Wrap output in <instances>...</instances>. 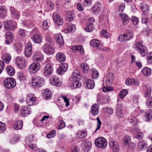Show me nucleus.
I'll return each mask as SVG.
<instances>
[{
  "label": "nucleus",
  "instance_id": "obj_1",
  "mask_svg": "<svg viewBox=\"0 0 152 152\" xmlns=\"http://www.w3.org/2000/svg\"><path fill=\"white\" fill-rule=\"evenodd\" d=\"M45 83L44 79L40 76H34L31 78V86L34 88L42 87Z\"/></svg>",
  "mask_w": 152,
  "mask_h": 152
},
{
  "label": "nucleus",
  "instance_id": "obj_2",
  "mask_svg": "<svg viewBox=\"0 0 152 152\" xmlns=\"http://www.w3.org/2000/svg\"><path fill=\"white\" fill-rule=\"evenodd\" d=\"M133 48L142 57H144L148 52L147 48L143 45L141 42H136L133 45Z\"/></svg>",
  "mask_w": 152,
  "mask_h": 152
},
{
  "label": "nucleus",
  "instance_id": "obj_3",
  "mask_svg": "<svg viewBox=\"0 0 152 152\" xmlns=\"http://www.w3.org/2000/svg\"><path fill=\"white\" fill-rule=\"evenodd\" d=\"M134 36L133 31L130 29L125 30V33L119 36L118 39L120 41H128L132 39Z\"/></svg>",
  "mask_w": 152,
  "mask_h": 152
},
{
  "label": "nucleus",
  "instance_id": "obj_4",
  "mask_svg": "<svg viewBox=\"0 0 152 152\" xmlns=\"http://www.w3.org/2000/svg\"><path fill=\"white\" fill-rule=\"evenodd\" d=\"M4 86L7 88L12 89L16 85V82L13 78L7 77L5 79L3 82Z\"/></svg>",
  "mask_w": 152,
  "mask_h": 152
},
{
  "label": "nucleus",
  "instance_id": "obj_5",
  "mask_svg": "<svg viewBox=\"0 0 152 152\" xmlns=\"http://www.w3.org/2000/svg\"><path fill=\"white\" fill-rule=\"evenodd\" d=\"M96 146L98 147L105 148L107 145L106 140L103 137L97 139L95 141Z\"/></svg>",
  "mask_w": 152,
  "mask_h": 152
},
{
  "label": "nucleus",
  "instance_id": "obj_6",
  "mask_svg": "<svg viewBox=\"0 0 152 152\" xmlns=\"http://www.w3.org/2000/svg\"><path fill=\"white\" fill-rule=\"evenodd\" d=\"M53 71L52 64L48 63L45 65L44 70V75L47 77H49L53 73Z\"/></svg>",
  "mask_w": 152,
  "mask_h": 152
},
{
  "label": "nucleus",
  "instance_id": "obj_7",
  "mask_svg": "<svg viewBox=\"0 0 152 152\" xmlns=\"http://www.w3.org/2000/svg\"><path fill=\"white\" fill-rule=\"evenodd\" d=\"M15 63L18 67L21 69L25 68L26 64V62L25 61L24 58L19 57H18L16 58Z\"/></svg>",
  "mask_w": 152,
  "mask_h": 152
},
{
  "label": "nucleus",
  "instance_id": "obj_8",
  "mask_svg": "<svg viewBox=\"0 0 152 152\" xmlns=\"http://www.w3.org/2000/svg\"><path fill=\"white\" fill-rule=\"evenodd\" d=\"M53 18L55 23L57 25H61L63 24V18L60 16V14L57 12H54L53 15Z\"/></svg>",
  "mask_w": 152,
  "mask_h": 152
},
{
  "label": "nucleus",
  "instance_id": "obj_9",
  "mask_svg": "<svg viewBox=\"0 0 152 152\" xmlns=\"http://www.w3.org/2000/svg\"><path fill=\"white\" fill-rule=\"evenodd\" d=\"M17 23L15 21L11 20L7 21L6 24L4 26V28L7 30H12L16 28Z\"/></svg>",
  "mask_w": 152,
  "mask_h": 152
},
{
  "label": "nucleus",
  "instance_id": "obj_10",
  "mask_svg": "<svg viewBox=\"0 0 152 152\" xmlns=\"http://www.w3.org/2000/svg\"><path fill=\"white\" fill-rule=\"evenodd\" d=\"M45 53L48 55H52L54 53V49L50 45L45 43L43 47Z\"/></svg>",
  "mask_w": 152,
  "mask_h": 152
},
{
  "label": "nucleus",
  "instance_id": "obj_11",
  "mask_svg": "<svg viewBox=\"0 0 152 152\" xmlns=\"http://www.w3.org/2000/svg\"><path fill=\"white\" fill-rule=\"evenodd\" d=\"M31 46L32 44L30 42H28L26 46L24 53L25 56L27 58L30 57L32 55V50Z\"/></svg>",
  "mask_w": 152,
  "mask_h": 152
},
{
  "label": "nucleus",
  "instance_id": "obj_12",
  "mask_svg": "<svg viewBox=\"0 0 152 152\" xmlns=\"http://www.w3.org/2000/svg\"><path fill=\"white\" fill-rule=\"evenodd\" d=\"M50 83L52 85H55L57 87H60L61 86L62 84L58 77L55 75L52 76L50 79Z\"/></svg>",
  "mask_w": 152,
  "mask_h": 152
},
{
  "label": "nucleus",
  "instance_id": "obj_13",
  "mask_svg": "<svg viewBox=\"0 0 152 152\" xmlns=\"http://www.w3.org/2000/svg\"><path fill=\"white\" fill-rule=\"evenodd\" d=\"M90 45L93 47L96 48L98 49H100L103 47V45L99 40L94 39L90 42Z\"/></svg>",
  "mask_w": 152,
  "mask_h": 152
},
{
  "label": "nucleus",
  "instance_id": "obj_14",
  "mask_svg": "<svg viewBox=\"0 0 152 152\" xmlns=\"http://www.w3.org/2000/svg\"><path fill=\"white\" fill-rule=\"evenodd\" d=\"M27 105L29 106H32L36 104V98L35 96L32 94H28L26 100Z\"/></svg>",
  "mask_w": 152,
  "mask_h": 152
},
{
  "label": "nucleus",
  "instance_id": "obj_15",
  "mask_svg": "<svg viewBox=\"0 0 152 152\" xmlns=\"http://www.w3.org/2000/svg\"><path fill=\"white\" fill-rule=\"evenodd\" d=\"M40 68V65L39 64L34 63L30 65L29 69L30 72L34 73L38 71Z\"/></svg>",
  "mask_w": 152,
  "mask_h": 152
},
{
  "label": "nucleus",
  "instance_id": "obj_16",
  "mask_svg": "<svg viewBox=\"0 0 152 152\" xmlns=\"http://www.w3.org/2000/svg\"><path fill=\"white\" fill-rule=\"evenodd\" d=\"M83 84L84 86L88 89H93L95 86L94 81L91 79H85Z\"/></svg>",
  "mask_w": 152,
  "mask_h": 152
},
{
  "label": "nucleus",
  "instance_id": "obj_17",
  "mask_svg": "<svg viewBox=\"0 0 152 152\" xmlns=\"http://www.w3.org/2000/svg\"><path fill=\"white\" fill-rule=\"evenodd\" d=\"M68 65L67 63H63L59 65V68L57 70V74L61 75L63 72H66L67 69Z\"/></svg>",
  "mask_w": 152,
  "mask_h": 152
},
{
  "label": "nucleus",
  "instance_id": "obj_18",
  "mask_svg": "<svg viewBox=\"0 0 152 152\" xmlns=\"http://www.w3.org/2000/svg\"><path fill=\"white\" fill-rule=\"evenodd\" d=\"M20 115L23 117L27 116L31 113L30 108L25 106H23L20 109Z\"/></svg>",
  "mask_w": 152,
  "mask_h": 152
},
{
  "label": "nucleus",
  "instance_id": "obj_19",
  "mask_svg": "<svg viewBox=\"0 0 152 152\" xmlns=\"http://www.w3.org/2000/svg\"><path fill=\"white\" fill-rule=\"evenodd\" d=\"M81 146L84 152H88L91 149V143L89 141H84L81 144Z\"/></svg>",
  "mask_w": 152,
  "mask_h": 152
},
{
  "label": "nucleus",
  "instance_id": "obj_20",
  "mask_svg": "<svg viewBox=\"0 0 152 152\" xmlns=\"http://www.w3.org/2000/svg\"><path fill=\"white\" fill-rule=\"evenodd\" d=\"M10 10L12 17L15 19L18 20L20 16L19 12L12 7H10Z\"/></svg>",
  "mask_w": 152,
  "mask_h": 152
},
{
  "label": "nucleus",
  "instance_id": "obj_21",
  "mask_svg": "<svg viewBox=\"0 0 152 152\" xmlns=\"http://www.w3.org/2000/svg\"><path fill=\"white\" fill-rule=\"evenodd\" d=\"M102 8L101 4L99 2H96L94 5L92 7L91 10L95 14H98L101 10Z\"/></svg>",
  "mask_w": 152,
  "mask_h": 152
},
{
  "label": "nucleus",
  "instance_id": "obj_22",
  "mask_svg": "<svg viewBox=\"0 0 152 152\" xmlns=\"http://www.w3.org/2000/svg\"><path fill=\"white\" fill-rule=\"evenodd\" d=\"M114 78V76L112 72H108L107 75L105 79V83L107 86L110 85L112 84Z\"/></svg>",
  "mask_w": 152,
  "mask_h": 152
},
{
  "label": "nucleus",
  "instance_id": "obj_23",
  "mask_svg": "<svg viewBox=\"0 0 152 152\" xmlns=\"http://www.w3.org/2000/svg\"><path fill=\"white\" fill-rule=\"evenodd\" d=\"M109 145L115 152H118L119 150V146L116 141L110 140L109 142Z\"/></svg>",
  "mask_w": 152,
  "mask_h": 152
},
{
  "label": "nucleus",
  "instance_id": "obj_24",
  "mask_svg": "<svg viewBox=\"0 0 152 152\" xmlns=\"http://www.w3.org/2000/svg\"><path fill=\"white\" fill-rule=\"evenodd\" d=\"M56 60L60 63L64 62L66 60L65 56L62 52L58 53L56 55Z\"/></svg>",
  "mask_w": 152,
  "mask_h": 152
},
{
  "label": "nucleus",
  "instance_id": "obj_25",
  "mask_svg": "<svg viewBox=\"0 0 152 152\" xmlns=\"http://www.w3.org/2000/svg\"><path fill=\"white\" fill-rule=\"evenodd\" d=\"M125 83L128 86L131 85H138L139 84L140 82L137 79L128 78L126 80Z\"/></svg>",
  "mask_w": 152,
  "mask_h": 152
},
{
  "label": "nucleus",
  "instance_id": "obj_26",
  "mask_svg": "<svg viewBox=\"0 0 152 152\" xmlns=\"http://www.w3.org/2000/svg\"><path fill=\"white\" fill-rule=\"evenodd\" d=\"M23 125V121L21 120H18L14 122L12 127L15 130H19L22 128Z\"/></svg>",
  "mask_w": 152,
  "mask_h": 152
},
{
  "label": "nucleus",
  "instance_id": "obj_27",
  "mask_svg": "<svg viewBox=\"0 0 152 152\" xmlns=\"http://www.w3.org/2000/svg\"><path fill=\"white\" fill-rule=\"evenodd\" d=\"M54 38L58 43L60 45H63L64 43L63 37L61 34H56Z\"/></svg>",
  "mask_w": 152,
  "mask_h": 152
},
{
  "label": "nucleus",
  "instance_id": "obj_28",
  "mask_svg": "<svg viewBox=\"0 0 152 152\" xmlns=\"http://www.w3.org/2000/svg\"><path fill=\"white\" fill-rule=\"evenodd\" d=\"M31 39L34 42L37 43H40L42 41V37L39 34H35L33 35Z\"/></svg>",
  "mask_w": 152,
  "mask_h": 152
},
{
  "label": "nucleus",
  "instance_id": "obj_29",
  "mask_svg": "<svg viewBox=\"0 0 152 152\" xmlns=\"http://www.w3.org/2000/svg\"><path fill=\"white\" fill-rule=\"evenodd\" d=\"M122 20V22L124 25H126L130 20V18L126 14L123 13L119 15Z\"/></svg>",
  "mask_w": 152,
  "mask_h": 152
},
{
  "label": "nucleus",
  "instance_id": "obj_30",
  "mask_svg": "<svg viewBox=\"0 0 152 152\" xmlns=\"http://www.w3.org/2000/svg\"><path fill=\"white\" fill-rule=\"evenodd\" d=\"M99 105L97 104H94L91 108L92 114L94 116L98 114L99 112Z\"/></svg>",
  "mask_w": 152,
  "mask_h": 152
},
{
  "label": "nucleus",
  "instance_id": "obj_31",
  "mask_svg": "<svg viewBox=\"0 0 152 152\" xmlns=\"http://www.w3.org/2000/svg\"><path fill=\"white\" fill-rule=\"evenodd\" d=\"M52 96V93L50 90L48 89L45 90L43 96L45 99H50Z\"/></svg>",
  "mask_w": 152,
  "mask_h": 152
},
{
  "label": "nucleus",
  "instance_id": "obj_32",
  "mask_svg": "<svg viewBox=\"0 0 152 152\" xmlns=\"http://www.w3.org/2000/svg\"><path fill=\"white\" fill-rule=\"evenodd\" d=\"M122 105L121 104H118L116 108V114L119 118L122 117L123 115L122 113Z\"/></svg>",
  "mask_w": 152,
  "mask_h": 152
},
{
  "label": "nucleus",
  "instance_id": "obj_33",
  "mask_svg": "<svg viewBox=\"0 0 152 152\" xmlns=\"http://www.w3.org/2000/svg\"><path fill=\"white\" fill-rule=\"evenodd\" d=\"M82 83L79 80L76 81L73 83H70L69 84V87L72 89H75L79 88L81 86Z\"/></svg>",
  "mask_w": 152,
  "mask_h": 152
},
{
  "label": "nucleus",
  "instance_id": "obj_34",
  "mask_svg": "<svg viewBox=\"0 0 152 152\" xmlns=\"http://www.w3.org/2000/svg\"><path fill=\"white\" fill-rule=\"evenodd\" d=\"M6 69L9 76H12L15 74V71L14 68L12 66H7Z\"/></svg>",
  "mask_w": 152,
  "mask_h": 152
},
{
  "label": "nucleus",
  "instance_id": "obj_35",
  "mask_svg": "<svg viewBox=\"0 0 152 152\" xmlns=\"http://www.w3.org/2000/svg\"><path fill=\"white\" fill-rule=\"evenodd\" d=\"M87 135V132L86 131L81 130L78 132L77 134V137L78 138H82L85 137Z\"/></svg>",
  "mask_w": 152,
  "mask_h": 152
},
{
  "label": "nucleus",
  "instance_id": "obj_36",
  "mask_svg": "<svg viewBox=\"0 0 152 152\" xmlns=\"http://www.w3.org/2000/svg\"><path fill=\"white\" fill-rule=\"evenodd\" d=\"M7 12V10L4 6L0 7V16L1 18H4L6 16Z\"/></svg>",
  "mask_w": 152,
  "mask_h": 152
},
{
  "label": "nucleus",
  "instance_id": "obj_37",
  "mask_svg": "<svg viewBox=\"0 0 152 152\" xmlns=\"http://www.w3.org/2000/svg\"><path fill=\"white\" fill-rule=\"evenodd\" d=\"M151 69L147 67H145L142 70V72L147 76H149L151 74Z\"/></svg>",
  "mask_w": 152,
  "mask_h": 152
},
{
  "label": "nucleus",
  "instance_id": "obj_38",
  "mask_svg": "<svg viewBox=\"0 0 152 152\" xmlns=\"http://www.w3.org/2000/svg\"><path fill=\"white\" fill-rule=\"evenodd\" d=\"M11 56L7 53L4 54L2 57L3 61L6 63H9L11 59Z\"/></svg>",
  "mask_w": 152,
  "mask_h": 152
},
{
  "label": "nucleus",
  "instance_id": "obj_39",
  "mask_svg": "<svg viewBox=\"0 0 152 152\" xmlns=\"http://www.w3.org/2000/svg\"><path fill=\"white\" fill-rule=\"evenodd\" d=\"M146 121H149L152 119V110L149 109L147 111L145 115Z\"/></svg>",
  "mask_w": 152,
  "mask_h": 152
},
{
  "label": "nucleus",
  "instance_id": "obj_40",
  "mask_svg": "<svg viewBox=\"0 0 152 152\" xmlns=\"http://www.w3.org/2000/svg\"><path fill=\"white\" fill-rule=\"evenodd\" d=\"M90 71L92 73V77L93 79H96L99 76L98 71L95 69H93Z\"/></svg>",
  "mask_w": 152,
  "mask_h": 152
},
{
  "label": "nucleus",
  "instance_id": "obj_41",
  "mask_svg": "<svg viewBox=\"0 0 152 152\" xmlns=\"http://www.w3.org/2000/svg\"><path fill=\"white\" fill-rule=\"evenodd\" d=\"M75 29V25H72L68 26L67 27L64 29V32L66 33H68L72 31H74Z\"/></svg>",
  "mask_w": 152,
  "mask_h": 152
},
{
  "label": "nucleus",
  "instance_id": "obj_42",
  "mask_svg": "<svg viewBox=\"0 0 152 152\" xmlns=\"http://www.w3.org/2000/svg\"><path fill=\"white\" fill-rule=\"evenodd\" d=\"M80 66L83 72L85 73H87L89 69V66L86 63L83 62L81 64Z\"/></svg>",
  "mask_w": 152,
  "mask_h": 152
},
{
  "label": "nucleus",
  "instance_id": "obj_43",
  "mask_svg": "<svg viewBox=\"0 0 152 152\" xmlns=\"http://www.w3.org/2000/svg\"><path fill=\"white\" fill-rule=\"evenodd\" d=\"M72 50L79 51L81 53L84 52L83 47L80 45L73 46H72Z\"/></svg>",
  "mask_w": 152,
  "mask_h": 152
},
{
  "label": "nucleus",
  "instance_id": "obj_44",
  "mask_svg": "<svg viewBox=\"0 0 152 152\" xmlns=\"http://www.w3.org/2000/svg\"><path fill=\"white\" fill-rule=\"evenodd\" d=\"M94 28V25H91L86 23V26L85 28V30L86 32H89L92 31Z\"/></svg>",
  "mask_w": 152,
  "mask_h": 152
},
{
  "label": "nucleus",
  "instance_id": "obj_45",
  "mask_svg": "<svg viewBox=\"0 0 152 152\" xmlns=\"http://www.w3.org/2000/svg\"><path fill=\"white\" fill-rule=\"evenodd\" d=\"M146 145L144 141H140L137 145L138 148L140 150H142V149L145 148V145Z\"/></svg>",
  "mask_w": 152,
  "mask_h": 152
},
{
  "label": "nucleus",
  "instance_id": "obj_46",
  "mask_svg": "<svg viewBox=\"0 0 152 152\" xmlns=\"http://www.w3.org/2000/svg\"><path fill=\"white\" fill-rule=\"evenodd\" d=\"M23 24L24 26H26L29 28H31L34 26V23L29 20L24 21L23 23Z\"/></svg>",
  "mask_w": 152,
  "mask_h": 152
},
{
  "label": "nucleus",
  "instance_id": "obj_47",
  "mask_svg": "<svg viewBox=\"0 0 152 152\" xmlns=\"http://www.w3.org/2000/svg\"><path fill=\"white\" fill-rule=\"evenodd\" d=\"M124 144L127 145L129 144L131 140V137L128 135L125 136L123 139Z\"/></svg>",
  "mask_w": 152,
  "mask_h": 152
},
{
  "label": "nucleus",
  "instance_id": "obj_48",
  "mask_svg": "<svg viewBox=\"0 0 152 152\" xmlns=\"http://www.w3.org/2000/svg\"><path fill=\"white\" fill-rule=\"evenodd\" d=\"M74 14L71 12L67 13L66 14V19L68 20L72 21L73 20Z\"/></svg>",
  "mask_w": 152,
  "mask_h": 152
},
{
  "label": "nucleus",
  "instance_id": "obj_49",
  "mask_svg": "<svg viewBox=\"0 0 152 152\" xmlns=\"http://www.w3.org/2000/svg\"><path fill=\"white\" fill-rule=\"evenodd\" d=\"M6 36L7 39L11 41L14 39L13 34L10 32H7L6 33Z\"/></svg>",
  "mask_w": 152,
  "mask_h": 152
},
{
  "label": "nucleus",
  "instance_id": "obj_50",
  "mask_svg": "<svg viewBox=\"0 0 152 152\" xmlns=\"http://www.w3.org/2000/svg\"><path fill=\"white\" fill-rule=\"evenodd\" d=\"M151 88L150 86L148 87L147 88L146 91L145 93V96L146 98L148 97V98L151 97Z\"/></svg>",
  "mask_w": 152,
  "mask_h": 152
},
{
  "label": "nucleus",
  "instance_id": "obj_51",
  "mask_svg": "<svg viewBox=\"0 0 152 152\" xmlns=\"http://www.w3.org/2000/svg\"><path fill=\"white\" fill-rule=\"evenodd\" d=\"M45 39L47 42L46 43L49 45H52L53 43L52 40L51 39L50 35L48 34H46Z\"/></svg>",
  "mask_w": 152,
  "mask_h": 152
},
{
  "label": "nucleus",
  "instance_id": "obj_52",
  "mask_svg": "<svg viewBox=\"0 0 152 152\" xmlns=\"http://www.w3.org/2000/svg\"><path fill=\"white\" fill-rule=\"evenodd\" d=\"M142 22L146 25L148 24L149 18L146 15H143L142 17Z\"/></svg>",
  "mask_w": 152,
  "mask_h": 152
},
{
  "label": "nucleus",
  "instance_id": "obj_53",
  "mask_svg": "<svg viewBox=\"0 0 152 152\" xmlns=\"http://www.w3.org/2000/svg\"><path fill=\"white\" fill-rule=\"evenodd\" d=\"M128 93V91L126 89H124L122 90L119 93V95L121 99H123Z\"/></svg>",
  "mask_w": 152,
  "mask_h": 152
},
{
  "label": "nucleus",
  "instance_id": "obj_54",
  "mask_svg": "<svg viewBox=\"0 0 152 152\" xmlns=\"http://www.w3.org/2000/svg\"><path fill=\"white\" fill-rule=\"evenodd\" d=\"M147 62L149 64H152V52L148 53L146 56Z\"/></svg>",
  "mask_w": 152,
  "mask_h": 152
},
{
  "label": "nucleus",
  "instance_id": "obj_55",
  "mask_svg": "<svg viewBox=\"0 0 152 152\" xmlns=\"http://www.w3.org/2000/svg\"><path fill=\"white\" fill-rule=\"evenodd\" d=\"M17 78L20 81H23L26 79L25 77L21 72H19L18 74Z\"/></svg>",
  "mask_w": 152,
  "mask_h": 152
},
{
  "label": "nucleus",
  "instance_id": "obj_56",
  "mask_svg": "<svg viewBox=\"0 0 152 152\" xmlns=\"http://www.w3.org/2000/svg\"><path fill=\"white\" fill-rule=\"evenodd\" d=\"M146 104L148 107L152 108V97H150L148 98Z\"/></svg>",
  "mask_w": 152,
  "mask_h": 152
},
{
  "label": "nucleus",
  "instance_id": "obj_57",
  "mask_svg": "<svg viewBox=\"0 0 152 152\" xmlns=\"http://www.w3.org/2000/svg\"><path fill=\"white\" fill-rule=\"evenodd\" d=\"M92 3V0H84L83 5L84 7H89L91 5Z\"/></svg>",
  "mask_w": 152,
  "mask_h": 152
},
{
  "label": "nucleus",
  "instance_id": "obj_58",
  "mask_svg": "<svg viewBox=\"0 0 152 152\" xmlns=\"http://www.w3.org/2000/svg\"><path fill=\"white\" fill-rule=\"evenodd\" d=\"M6 129V126L5 124L0 121V132H4Z\"/></svg>",
  "mask_w": 152,
  "mask_h": 152
},
{
  "label": "nucleus",
  "instance_id": "obj_59",
  "mask_svg": "<svg viewBox=\"0 0 152 152\" xmlns=\"http://www.w3.org/2000/svg\"><path fill=\"white\" fill-rule=\"evenodd\" d=\"M56 133L55 130H52L47 134L46 136L48 138H52L56 135Z\"/></svg>",
  "mask_w": 152,
  "mask_h": 152
},
{
  "label": "nucleus",
  "instance_id": "obj_60",
  "mask_svg": "<svg viewBox=\"0 0 152 152\" xmlns=\"http://www.w3.org/2000/svg\"><path fill=\"white\" fill-rule=\"evenodd\" d=\"M70 81L71 82L70 83H73L79 80V78L77 76L72 75L69 79Z\"/></svg>",
  "mask_w": 152,
  "mask_h": 152
},
{
  "label": "nucleus",
  "instance_id": "obj_61",
  "mask_svg": "<svg viewBox=\"0 0 152 152\" xmlns=\"http://www.w3.org/2000/svg\"><path fill=\"white\" fill-rule=\"evenodd\" d=\"M97 123V128L94 131V133H95L97 130L99 129L100 128L102 124V123L100 121L99 118L97 117L96 118Z\"/></svg>",
  "mask_w": 152,
  "mask_h": 152
},
{
  "label": "nucleus",
  "instance_id": "obj_62",
  "mask_svg": "<svg viewBox=\"0 0 152 152\" xmlns=\"http://www.w3.org/2000/svg\"><path fill=\"white\" fill-rule=\"evenodd\" d=\"M131 20L133 24L134 25L137 24L139 22L138 18L135 17H132L131 18Z\"/></svg>",
  "mask_w": 152,
  "mask_h": 152
},
{
  "label": "nucleus",
  "instance_id": "obj_63",
  "mask_svg": "<svg viewBox=\"0 0 152 152\" xmlns=\"http://www.w3.org/2000/svg\"><path fill=\"white\" fill-rule=\"evenodd\" d=\"M101 34L105 37L108 38L110 37V34L106 30H103L101 32Z\"/></svg>",
  "mask_w": 152,
  "mask_h": 152
},
{
  "label": "nucleus",
  "instance_id": "obj_64",
  "mask_svg": "<svg viewBox=\"0 0 152 152\" xmlns=\"http://www.w3.org/2000/svg\"><path fill=\"white\" fill-rule=\"evenodd\" d=\"M65 126V124L64 122L63 121H60L59 125L58 126V129L59 130L61 129L64 128Z\"/></svg>",
  "mask_w": 152,
  "mask_h": 152
}]
</instances>
